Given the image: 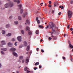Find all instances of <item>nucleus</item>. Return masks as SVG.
Wrapping results in <instances>:
<instances>
[{
    "mask_svg": "<svg viewBox=\"0 0 73 73\" xmlns=\"http://www.w3.org/2000/svg\"><path fill=\"white\" fill-rule=\"evenodd\" d=\"M54 40H56V39H57V37L56 36H54Z\"/></svg>",
    "mask_w": 73,
    "mask_h": 73,
    "instance_id": "35",
    "label": "nucleus"
},
{
    "mask_svg": "<svg viewBox=\"0 0 73 73\" xmlns=\"http://www.w3.org/2000/svg\"><path fill=\"white\" fill-rule=\"evenodd\" d=\"M2 33L3 35H5V32L4 30H2Z\"/></svg>",
    "mask_w": 73,
    "mask_h": 73,
    "instance_id": "24",
    "label": "nucleus"
},
{
    "mask_svg": "<svg viewBox=\"0 0 73 73\" xmlns=\"http://www.w3.org/2000/svg\"><path fill=\"white\" fill-rule=\"evenodd\" d=\"M69 45L70 47L71 48H73V46L72 44H70V42H69Z\"/></svg>",
    "mask_w": 73,
    "mask_h": 73,
    "instance_id": "17",
    "label": "nucleus"
},
{
    "mask_svg": "<svg viewBox=\"0 0 73 73\" xmlns=\"http://www.w3.org/2000/svg\"><path fill=\"white\" fill-rule=\"evenodd\" d=\"M37 69V68L36 67L34 68V70H36V69Z\"/></svg>",
    "mask_w": 73,
    "mask_h": 73,
    "instance_id": "46",
    "label": "nucleus"
},
{
    "mask_svg": "<svg viewBox=\"0 0 73 73\" xmlns=\"http://www.w3.org/2000/svg\"><path fill=\"white\" fill-rule=\"evenodd\" d=\"M65 36H66V34H64V37H65Z\"/></svg>",
    "mask_w": 73,
    "mask_h": 73,
    "instance_id": "62",
    "label": "nucleus"
},
{
    "mask_svg": "<svg viewBox=\"0 0 73 73\" xmlns=\"http://www.w3.org/2000/svg\"><path fill=\"white\" fill-rule=\"evenodd\" d=\"M62 58L63 60H66V58H65V57H63Z\"/></svg>",
    "mask_w": 73,
    "mask_h": 73,
    "instance_id": "39",
    "label": "nucleus"
},
{
    "mask_svg": "<svg viewBox=\"0 0 73 73\" xmlns=\"http://www.w3.org/2000/svg\"><path fill=\"white\" fill-rule=\"evenodd\" d=\"M59 8H62V6H60Z\"/></svg>",
    "mask_w": 73,
    "mask_h": 73,
    "instance_id": "60",
    "label": "nucleus"
},
{
    "mask_svg": "<svg viewBox=\"0 0 73 73\" xmlns=\"http://www.w3.org/2000/svg\"><path fill=\"white\" fill-rule=\"evenodd\" d=\"M13 56H15V57H17L18 56V55H17V54L15 52H13Z\"/></svg>",
    "mask_w": 73,
    "mask_h": 73,
    "instance_id": "7",
    "label": "nucleus"
},
{
    "mask_svg": "<svg viewBox=\"0 0 73 73\" xmlns=\"http://www.w3.org/2000/svg\"><path fill=\"white\" fill-rule=\"evenodd\" d=\"M37 65H39V62H36L35 64V65L36 66Z\"/></svg>",
    "mask_w": 73,
    "mask_h": 73,
    "instance_id": "29",
    "label": "nucleus"
},
{
    "mask_svg": "<svg viewBox=\"0 0 73 73\" xmlns=\"http://www.w3.org/2000/svg\"><path fill=\"white\" fill-rule=\"evenodd\" d=\"M70 25H68L67 26V28H68V29H69V28H70Z\"/></svg>",
    "mask_w": 73,
    "mask_h": 73,
    "instance_id": "42",
    "label": "nucleus"
},
{
    "mask_svg": "<svg viewBox=\"0 0 73 73\" xmlns=\"http://www.w3.org/2000/svg\"><path fill=\"white\" fill-rule=\"evenodd\" d=\"M49 3L50 4L52 3V2L51 1H49Z\"/></svg>",
    "mask_w": 73,
    "mask_h": 73,
    "instance_id": "54",
    "label": "nucleus"
},
{
    "mask_svg": "<svg viewBox=\"0 0 73 73\" xmlns=\"http://www.w3.org/2000/svg\"><path fill=\"white\" fill-rule=\"evenodd\" d=\"M29 59H27L25 61V62L26 64H28V62H29Z\"/></svg>",
    "mask_w": 73,
    "mask_h": 73,
    "instance_id": "14",
    "label": "nucleus"
},
{
    "mask_svg": "<svg viewBox=\"0 0 73 73\" xmlns=\"http://www.w3.org/2000/svg\"><path fill=\"white\" fill-rule=\"evenodd\" d=\"M41 51L42 53H44V51L42 49L41 50Z\"/></svg>",
    "mask_w": 73,
    "mask_h": 73,
    "instance_id": "43",
    "label": "nucleus"
},
{
    "mask_svg": "<svg viewBox=\"0 0 73 73\" xmlns=\"http://www.w3.org/2000/svg\"><path fill=\"white\" fill-rule=\"evenodd\" d=\"M73 28H70V30L71 31H73Z\"/></svg>",
    "mask_w": 73,
    "mask_h": 73,
    "instance_id": "47",
    "label": "nucleus"
},
{
    "mask_svg": "<svg viewBox=\"0 0 73 73\" xmlns=\"http://www.w3.org/2000/svg\"><path fill=\"white\" fill-rule=\"evenodd\" d=\"M29 70V68H28L27 67H25L24 68V70L25 71H27V70Z\"/></svg>",
    "mask_w": 73,
    "mask_h": 73,
    "instance_id": "8",
    "label": "nucleus"
},
{
    "mask_svg": "<svg viewBox=\"0 0 73 73\" xmlns=\"http://www.w3.org/2000/svg\"><path fill=\"white\" fill-rule=\"evenodd\" d=\"M68 18L70 19L72 17V14L73 13V12H72V11L69 10L67 12Z\"/></svg>",
    "mask_w": 73,
    "mask_h": 73,
    "instance_id": "2",
    "label": "nucleus"
},
{
    "mask_svg": "<svg viewBox=\"0 0 73 73\" xmlns=\"http://www.w3.org/2000/svg\"><path fill=\"white\" fill-rule=\"evenodd\" d=\"M1 54H4V52L3 51H1Z\"/></svg>",
    "mask_w": 73,
    "mask_h": 73,
    "instance_id": "34",
    "label": "nucleus"
},
{
    "mask_svg": "<svg viewBox=\"0 0 73 73\" xmlns=\"http://www.w3.org/2000/svg\"><path fill=\"white\" fill-rule=\"evenodd\" d=\"M18 19L19 20H21V17L20 16H18Z\"/></svg>",
    "mask_w": 73,
    "mask_h": 73,
    "instance_id": "30",
    "label": "nucleus"
},
{
    "mask_svg": "<svg viewBox=\"0 0 73 73\" xmlns=\"http://www.w3.org/2000/svg\"><path fill=\"white\" fill-rule=\"evenodd\" d=\"M24 44L25 46H27V42L25 41L24 42Z\"/></svg>",
    "mask_w": 73,
    "mask_h": 73,
    "instance_id": "18",
    "label": "nucleus"
},
{
    "mask_svg": "<svg viewBox=\"0 0 73 73\" xmlns=\"http://www.w3.org/2000/svg\"><path fill=\"white\" fill-rule=\"evenodd\" d=\"M23 58V56H21L19 57V59H20V60H22Z\"/></svg>",
    "mask_w": 73,
    "mask_h": 73,
    "instance_id": "21",
    "label": "nucleus"
},
{
    "mask_svg": "<svg viewBox=\"0 0 73 73\" xmlns=\"http://www.w3.org/2000/svg\"><path fill=\"white\" fill-rule=\"evenodd\" d=\"M38 27L40 28H43V26L41 25H39L38 26Z\"/></svg>",
    "mask_w": 73,
    "mask_h": 73,
    "instance_id": "27",
    "label": "nucleus"
},
{
    "mask_svg": "<svg viewBox=\"0 0 73 73\" xmlns=\"http://www.w3.org/2000/svg\"><path fill=\"white\" fill-rule=\"evenodd\" d=\"M14 23L15 24H18V22L17 21H15Z\"/></svg>",
    "mask_w": 73,
    "mask_h": 73,
    "instance_id": "33",
    "label": "nucleus"
},
{
    "mask_svg": "<svg viewBox=\"0 0 73 73\" xmlns=\"http://www.w3.org/2000/svg\"><path fill=\"white\" fill-rule=\"evenodd\" d=\"M48 28H49V26L47 25V27H45V28L46 29H48Z\"/></svg>",
    "mask_w": 73,
    "mask_h": 73,
    "instance_id": "37",
    "label": "nucleus"
},
{
    "mask_svg": "<svg viewBox=\"0 0 73 73\" xmlns=\"http://www.w3.org/2000/svg\"><path fill=\"white\" fill-rule=\"evenodd\" d=\"M14 2H17V4H19L20 1L19 0H13Z\"/></svg>",
    "mask_w": 73,
    "mask_h": 73,
    "instance_id": "9",
    "label": "nucleus"
},
{
    "mask_svg": "<svg viewBox=\"0 0 73 73\" xmlns=\"http://www.w3.org/2000/svg\"><path fill=\"white\" fill-rule=\"evenodd\" d=\"M72 3H73V1H71L70 4H72Z\"/></svg>",
    "mask_w": 73,
    "mask_h": 73,
    "instance_id": "58",
    "label": "nucleus"
},
{
    "mask_svg": "<svg viewBox=\"0 0 73 73\" xmlns=\"http://www.w3.org/2000/svg\"><path fill=\"white\" fill-rule=\"evenodd\" d=\"M21 32L22 35L24 34V31L23 30H21Z\"/></svg>",
    "mask_w": 73,
    "mask_h": 73,
    "instance_id": "23",
    "label": "nucleus"
},
{
    "mask_svg": "<svg viewBox=\"0 0 73 73\" xmlns=\"http://www.w3.org/2000/svg\"><path fill=\"white\" fill-rule=\"evenodd\" d=\"M22 47H23V46L21 45L19 46V48H22Z\"/></svg>",
    "mask_w": 73,
    "mask_h": 73,
    "instance_id": "50",
    "label": "nucleus"
},
{
    "mask_svg": "<svg viewBox=\"0 0 73 73\" xmlns=\"http://www.w3.org/2000/svg\"><path fill=\"white\" fill-rule=\"evenodd\" d=\"M15 40H15V39L14 38H13L11 40L12 41H15Z\"/></svg>",
    "mask_w": 73,
    "mask_h": 73,
    "instance_id": "32",
    "label": "nucleus"
},
{
    "mask_svg": "<svg viewBox=\"0 0 73 73\" xmlns=\"http://www.w3.org/2000/svg\"><path fill=\"white\" fill-rule=\"evenodd\" d=\"M28 33L29 35H32V32L31 31V30H30L29 31Z\"/></svg>",
    "mask_w": 73,
    "mask_h": 73,
    "instance_id": "13",
    "label": "nucleus"
},
{
    "mask_svg": "<svg viewBox=\"0 0 73 73\" xmlns=\"http://www.w3.org/2000/svg\"><path fill=\"white\" fill-rule=\"evenodd\" d=\"M48 7H49V8H51V7H52V6L50 5H49L48 6Z\"/></svg>",
    "mask_w": 73,
    "mask_h": 73,
    "instance_id": "44",
    "label": "nucleus"
},
{
    "mask_svg": "<svg viewBox=\"0 0 73 73\" xmlns=\"http://www.w3.org/2000/svg\"><path fill=\"white\" fill-rule=\"evenodd\" d=\"M19 71H17V73H19Z\"/></svg>",
    "mask_w": 73,
    "mask_h": 73,
    "instance_id": "63",
    "label": "nucleus"
},
{
    "mask_svg": "<svg viewBox=\"0 0 73 73\" xmlns=\"http://www.w3.org/2000/svg\"><path fill=\"white\" fill-rule=\"evenodd\" d=\"M24 61H25V60H23L22 61V63H24Z\"/></svg>",
    "mask_w": 73,
    "mask_h": 73,
    "instance_id": "41",
    "label": "nucleus"
},
{
    "mask_svg": "<svg viewBox=\"0 0 73 73\" xmlns=\"http://www.w3.org/2000/svg\"><path fill=\"white\" fill-rule=\"evenodd\" d=\"M35 33L36 35H38V34L39 33V31L38 30H36V31Z\"/></svg>",
    "mask_w": 73,
    "mask_h": 73,
    "instance_id": "25",
    "label": "nucleus"
},
{
    "mask_svg": "<svg viewBox=\"0 0 73 73\" xmlns=\"http://www.w3.org/2000/svg\"><path fill=\"white\" fill-rule=\"evenodd\" d=\"M58 4V3L57 2H54V7H57V5Z\"/></svg>",
    "mask_w": 73,
    "mask_h": 73,
    "instance_id": "10",
    "label": "nucleus"
},
{
    "mask_svg": "<svg viewBox=\"0 0 73 73\" xmlns=\"http://www.w3.org/2000/svg\"><path fill=\"white\" fill-rule=\"evenodd\" d=\"M27 73H29V72H30V71L28 70H27Z\"/></svg>",
    "mask_w": 73,
    "mask_h": 73,
    "instance_id": "51",
    "label": "nucleus"
},
{
    "mask_svg": "<svg viewBox=\"0 0 73 73\" xmlns=\"http://www.w3.org/2000/svg\"><path fill=\"white\" fill-rule=\"evenodd\" d=\"M1 64L0 63V68H1Z\"/></svg>",
    "mask_w": 73,
    "mask_h": 73,
    "instance_id": "64",
    "label": "nucleus"
},
{
    "mask_svg": "<svg viewBox=\"0 0 73 73\" xmlns=\"http://www.w3.org/2000/svg\"><path fill=\"white\" fill-rule=\"evenodd\" d=\"M39 68H42V66H41V65L39 66Z\"/></svg>",
    "mask_w": 73,
    "mask_h": 73,
    "instance_id": "48",
    "label": "nucleus"
},
{
    "mask_svg": "<svg viewBox=\"0 0 73 73\" xmlns=\"http://www.w3.org/2000/svg\"><path fill=\"white\" fill-rule=\"evenodd\" d=\"M9 5L10 7H12L13 6V3H12V2H10L9 3V4L7 3L5 5V8H8L9 6Z\"/></svg>",
    "mask_w": 73,
    "mask_h": 73,
    "instance_id": "1",
    "label": "nucleus"
},
{
    "mask_svg": "<svg viewBox=\"0 0 73 73\" xmlns=\"http://www.w3.org/2000/svg\"><path fill=\"white\" fill-rule=\"evenodd\" d=\"M61 14V12H59V13H58V15H60V14Z\"/></svg>",
    "mask_w": 73,
    "mask_h": 73,
    "instance_id": "59",
    "label": "nucleus"
},
{
    "mask_svg": "<svg viewBox=\"0 0 73 73\" xmlns=\"http://www.w3.org/2000/svg\"><path fill=\"white\" fill-rule=\"evenodd\" d=\"M1 50H3V51H6L7 50V48H1Z\"/></svg>",
    "mask_w": 73,
    "mask_h": 73,
    "instance_id": "11",
    "label": "nucleus"
},
{
    "mask_svg": "<svg viewBox=\"0 0 73 73\" xmlns=\"http://www.w3.org/2000/svg\"><path fill=\"white\" fill-rule=\"evenodd\" d=\"M10 50L11 51H15L16 50V49L15 48H13L10 49Z\"/></svg>",
    "mask_w": 73,
    "mask_h": 73,
    "instance_id": "12",
    "label": "nucleus"
},
{
    "mask_svg": "<svg viewBox=\"0 0 73 73\" xmlns=\"http://www.w3.org/2000/svg\"><path fill=\"white\" fill-rule=\"evenodd\" d=\"M37 23L38 24H39L40 23V21L39 20H38L37 21Z\"/></svg>",
    "mask_w": 73,
    "mask_h": 73,
    "instance_id": "40",
    "label": "nucleus"
},
{
    "mask_svg": "<svg viewBox=\"0 0 73 73\" xmlns=\"http://www.w3.org/2000/svg\"><path fill=\"white\" fill-rule=\"evenodd\" d=\"M1 44H2V45H1V44H0V46L1 47H3V45H5V41L4 40L2 41H1Z\"/></svg>",
    "mask_w": 73,
    "mask_h": 73,
    "instance_id": "4",
    "label": "nucleus"
},
{
    "mask_svg": "<svg viewBox=\"0 0 73 73\" xmlns=\"http://www.w3.org/2000/svg\"><path fill=\"white\" fill-rule=\"evenodd\" d=\"M7 36H11V33H9Z\"/></svg>",
    "mask_w": 73,
    "mask_h": 73,
    "instance_id": "26",
    "label": "nucleus"
},
{
    "mask_svg": "<svg viewBox=\"0 0 73 73\" xmlns=\"http://www.w3.org/2000/svg\"><path fill=\"white\" fill-rule=\"evenodd\" d=\"M26 22L28 24H29V20H26Z\"/></svg>",
    "mask_w": 73,
    "mask_h": 73,
    "instance_id": "31",
    "label": "nucleus"
},
{
    "mask_svg": "<svg viewBox=\"0 0 73 73\" xmlns=\"http://www.w3.org/2000/svg\"><path fill=\"white\" fill-rule=\"evenodd\" d=\"M21 59H20L18 61V62H21Z\"/></svg>",
    "mask_w": 73,
    "mask_h": 73,
    "instance_id": "45",
    "label": "nucleus"
},
{
    "mask_svg": "<svg viewBox=\"0 0 73 73\" xmlns=\"http://www.w3.org/2000/svg\"><path fill=\"white\" fill-rule=\"evenodd\" d=\"M52 32H53V33L54 32H56V31H55V30L54 29H53V28H52Z\"/></svg>",
    "mask_w": 73,
    "mask_h": 73,
    "instance_id": "20",
    "label": "nucleus"
},
{
    "mask_svg": "<svg viewBox=\"0 0 73 73\" xmlns=\"http://www.w3.org/2000/svg\"><path fill=\"white\" fill-rule=\"evenodd\" d=\"M9 27H10V25L9 24H7L6 25V28H8Z\"/></svg>",
    "mask_w": 73,
    "mask_h": 73,
    "instance_id": "19",
    "label": "nucleus"
},
{
    "mask_svg": "<svg viewBox=\"0 0 73 73\" xmlns=\"http://www.w3.org/2000/svg\"><path fill=\"white\" fill-rule=\"evenodd\" d=\"M22 7V6H21V5H18V7H19V9H21V7Z\"/></svg>",
    "mask_w": 73,
    "mask_h": 73,
    "instance_id": "28",
    "label": "nucleus"
},
{
    "mask_svg": "<svg viewBox=\"0 0 73 73\" xmlns=\"http://www.w3.org/2000/svg\"><path fill=\"white\" fill-rule=\"evenodd\" d=\"M64 6H62L61 8V9H64Z\"/></svg>",
    "mask_w": 73,
    "mask_h": 73,
    "instance_id": "53",
    "label": "nucleus"
},
{
    "mask_svg": "<svg viewBox=\"0 0 73 73\" xmlns=\"http://www.w3.org/2000/svg\"><path fill=\"white\" fill-rule=\"evenodd\" d=\"M8 45L10 47H11L12 46V44L9 42L8 43Z\"/></svg>",
    "mask_w": 73,
    "mask_h": 73,
    "instance_id": "15",
    "label": "nucleus"
},
{
    "mask_svg": "<svg viewBox=\"0 0 73 73\" xmlns=\"http://www.w3.org/2000/svg\"><path fill=\"white\" fill-rule=\"evenodd\" d=\"M48 38H49V39L50 40H52V38H51L50 37H49Z\"/></svg>",
    "mask_w": 73,
    "mask_h": 73,
    "instance_id": "36",
    "label": "nucleus"
},
{
    "mask_svg": "<svg viewBox=\"0 0 73 73\" xmlns=\"http://www.w3.org/2000/svg\"><path fill=\"white\" fill-rule=\"evenodd\" d=\"M29 53V52H27L26 53L27 54H28Z\"/></svg>",
    "mask_w": 73,
    "mask_h": 73,
    "instance_id": "61",
    "label": "nucleus"
},
{
    "mask_svg": "<svg viewBox=\"0 0 73 73\" xmlns=\"http://www.w3.org/2000/svg\"><path fill=\"white\" fill-rule=\"evenodd\" d=\"M49 27L50 29L53 28L55 27V24L52 22H50L49 23Z\"/></svg>",
    "mask_w": 73,
    "mask_h": 73,
    "instance_id": "3",
    "label": "nucleus"
},
{
    "mask_svg": "<svg viewBox=\"0 0 73 73\" xmlns=\"http://www.w3.org/2000/svg\"><path fill=\"white\" fill-rule=\"evenodd\" d=\"M21 13H23V10H21Z\"/></svg>",
    "mask_w": 73,
    "mask_h": 73,
    "instance_id": "57",
    "label": "nucleus"
},
{
    "mask_svg": "<svg viewBox=\"0 0 73 73\" xmlns=\"http://www.w3.org/2000/svg\"><path fill=\"white\" fill-rule=\"evenodd\" d=\"M30 48V46H27V48L26 50L27 51H28L29 50Z\"/></svg>",
    "mask_w": 73,
    "mask_h": 73,
    "instance_id": "16",
    "label": "nucleus"
},
{
    "mask_svg": "<svg viewBox=\"0 0 73 73\" xmlns=\"http://www.w3.org/2000/svg\"><path fill=\"white\" fill-rule=\"evenodd\" d=\"M17 39L19 41V42L21 41V36H19L17 37Z\"/></svg>",
    "mask_w": 73,
    "mask_h": 73,
    "instance_id": "5",
    "label": "nucleus"
},
{
    "mask_svg": "<svg viewBox=\"0 0 73 73\" xmlns=\"http://www.w3.org/2000/svg\"><path fill=\"white\" fill-rule=\"evenodd\" d=\"M38 50H39V48H37L36 49V50H37V51L38 52Z\"/></svg>",
    "mask_w": 73,
    "mask_h": 73,
    "instance_id": "49",
    "label": "nucleus"
},
{
    "mask_svg": "<svg viewBox=\"0 0 73 73\" xmlns=\"http://www.w3.org/2000/svg\"><path fill=\"white\" fill-rule=\"evenodd\" d=\"M9 19H11L12 18V16H11L9 17Z\"/></svg>",
    "mask_w": 73,
    "mask_h": 73,
    "instance_id": "52",
    "label": "nucleus"
},
{
    "mask_svg": "<svg viewBox=\"0 0 73 73\" xmlns=\"http://www.w3.org/2000/svg\"><path fill=\"white\" fill-rule=\"evenodd\" d=\"M54 28H55L56 29H58V27L56 26V25H55V27H54Z\"/></svg>",
    "mask_w": 73,
    "mask_h": 73,
    "instance_id": "38",
    "label": "nucleus"
},
{
    "mask_svg": "<svg viewBox=\"0 0 73 73\" xmlns=\"http://www.w3.org/2000/svg\"><path fill=\"white\" fill-rule=\"evenodd\" d=\"M36 21H37L38 20V17H36Z\"/></svg>",
    "mask_w": 73,
    "mask_h": 73,
    "instance_id": "55",
    "label": "nucleus"
},
{
    "mask_svg": "<svg viewBox=\"0 0 73 73\" xmlns=\"http://www.w3.org/2000/svg\"><path fill=\"white\" fill-rule=\"evenodd\" d=\"M17 42H16L15 43V46H17V45H16V44H17Z\"/></svg>",
    "mask_w": 73,
    "mask_h": 73,
    "instance_id": "56",
    "label": "nucleus"
},
{
    "mask_svg": "<svg viewBox=\"0 0 73 73\" xmlns=\"http://www.w3.org/2000/svg\"><path fill=\"white\" fill-rule=\"evenodd\" d=\"M27 13H26L25 14H23V17H25V15H27Z\"/></svg>",
    "mask_w": 73,
    "mask_h": 73,
    "instance_id": "22",
    "label": "nucleus"
},
{
    "mask_svg": "<svg viewBox=\"0 0 73 73\" xmlns=\"http://www.w3.org/2000/svg\"><path fill=\"white\" fill-rule=\"evenodd\" d=\"M26 31H27V32L28 31H30V28H29V27L28 26H27L26 27V29H25Z\"/></svg>",
    "mask_w": 73,
    "mask_h": 73,
    "instance_id": "6",
    "label": "nucleus"
}]
</instances>
